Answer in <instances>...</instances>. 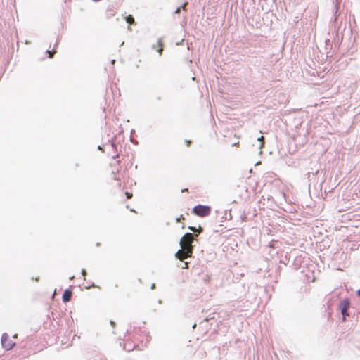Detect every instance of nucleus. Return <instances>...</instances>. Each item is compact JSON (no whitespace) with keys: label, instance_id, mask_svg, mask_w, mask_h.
<instances>
[{"label":"nucleus","instance_id":"nucleus-1","mask_svg":"<svg viewBox=\"0 0 360 360\" xmlns=\"http://www.w3.org/2000/svg\"><path fill=\"white\" fill-rule=\"evenodd\" d=\"M194 240V234L191 233H186L181 238L179 244L181 249L179 250L176 254V258L184 260L188 257H191L193 254V247L192 243Z\"/></svg>","mask_w":360,"mask_h":360},{"label":"nucleus","instance_id":"nucleus-2","mask_svg":"<svg viewBox=\"0 0 360 360\" xmlns=\"http://www.w3.org/2000/svg\"><path fill=\"white\" fill-rule=\"evenodd\" d=\"M350 307V301L349 299L346 297L342 300L338 304V308L340 310L341 314L342 316V320H346L347 316H349V314L348 312L349 308Z\"/></svg>","mask_w":360,"mask_h":360},{"label":"nucleus","instance_id":"nucleus-3","mask_svg":"<svg viewBox=\"0 0 360 360\" xmlns=\"http://www.w3.org/2000/svg\"><path fill=\"white\" fill-rule=\"evenodd\" d=\"M193 212L201 217H207L211 212V207L208 205H198L193 207Z\"/></svg>","mask_w":360,"mask_h":360},{"label":"nucleus","instance_id":"nucleus-4","mask_svg":"<svg viewBox=\"0 0 360 360\" xmlns=\"http://www.w3.org/2000/svg\"><path fill=\"white\" fill-rule=\"evenodd\" d=\"M15 345V343L9 339V336L7 333H4L2 334L1 345L5 349L10 350L14 347Z\"/></svg>","mask_w":360,"mask_h":360},{"label":"nucleus","instance_id":"nucleus-5","mask_svg":"<svg viewBox=\"0 0 360 360\" xmlns=\"http://www.w3.org/2000/svg\"><path fill=\"white\" fill-rule=\"evenodd\" d=\"M72 296V291L70 289H66L63 294V301L66 303L71 300Z\"/></svg>","mask_w":360,"mask_h":360},{"label":"nucleus","instance_id":"nucleus-6","mask_svg":"<svg viewBox=\"0 0 360 360\" xmlns=\"http://www.w3.org/2000/svg\"><path fill=\"white\" fill-rule=\"evenodd\" d=\"M157 46H158L157 51L159 53L160 56H161L162 53V51H163V43H162V39L161 38L158 39ZM155 48H156V45L153 44L152 46V49H155Z\"/></svg>","mask_w":360,"mask_h":360},{"label":"nucleus","instance_id":"nucleus-7","mask_svg":"<svg viewBox=\"0 0 360 360\" xmlns=\"http://www.w3.org/2000/svg\"><path fill=\"white\" fill-rule=\"evenodd\" d=\"M120 346L123 345V349L127 352H131L136 347V345H132L131 343H124L120 342Z\"/></svg>","mask_w":360,"mask_h":360},{"label":"nucleus","instance_id":"nucleus-8","mask_svg":"<svg viewBox=\"0 0 360 360\" xmlns=\"http://www.w3.org/2000/svg\"><path fill=\"white\" fill-rule=\"evenodd\" d=\"M125 20L128 24L132 25L135 23L134 17L131 15H129L125 17Z\"/></svg>","mask_w":360,"mask_h":360},{"label":"nucleus","instance_id":"nucleus-9","mask_svg":"<svg viewBox=\"0 0 360 360\" xmlns=\"http://www.w3.org/2000/svg\"><path fill=\"white\" fill-rule=\"evenodd\" d=\"M264 136H261L260 137H258L257 139V142L258 143L259 146H258V148L259 149H261L263 146H264Z\"/></svg>","mask_w":360,"mask_h":360},{"label":"nucleus","instance_id":"nucleus-10","mask_svg":"<svg viewBox=\"0 0 360 360\" xmlns=\"http://www.w3.org/2000/svg\"><path fill=\"white\" fill-rule=\"evenodd\" d=\"M46 52L49 54V58H52L53 57V54L56 53V51L54 49H53L51 51L47 50Z\"/></svg>","mask_w":360,"mask_h":360},{"label":"nucleus","instance_id":"nucleus-11","mask_svg":"<svg viewBox=\"0 0 360 360\" xmlns=\"http://www.w3.org/2000/svg\"><path fill=\"white\" fill-rule=\"evenodd\" d=\"M188 3L187 2H185L183 4V5L181 7V9H183L184 11H186V6H187Z\"/></svg>","mask_w":360,"mask_h":360},{"label":"nucleus","instance_id":"nucleus-12","mask_svg":"<svg viewBox=\"0 0 360 360\" xmlns=\"http://www.w3.org/2000/svg\"><path fill=\"white\" fill-rule=\"evenodd\" d=\"M125 195H126L127 199H130L132 198V193H131L126 192Z\"/></svg>","mask_w":360,"mask_h":360},{"label":"nucleus","instance_id":"nucleus-13","mask_svg":"<svg viewBox=\"0 0 360 360\" xmlns=\"http://www.w3.org/2000/svg\"><path fill=\"white\" fill-rule=\"evenodd\" d=\"M81 273H82V276H84V278L85 279V276H86V270H85V269H82V272H81Z\"/></svg>","mask_w":360,"mask_h":360},{"label":"nucleus","instance_id":"nucleus-14","mask_svg":"<svg viewBox=\"0 0 360 360\" xmlns=\"http://www.w3.org/2000/svg\"><path fill=\"white\" fill-rule=\"evenodd\" d=\"M188 229L193 231H195L196 230V228L195 226H188Z\"/></svg>","mask_w":360,"mask_h":360},{"label":"nucleus","instance_id":"nucleus-15","mask_svg":"<svg viewBox=\"0 0 360 360\" xmlns=\"http://www.w3.org/2000/svg\"><path fill=\"white\" fill-rule=\"evenodd\" d=\"M181 11V7H178L176 11H175V13H179Z\"/></svg>","mask_w":360,"mask_h":360},{"label":"nucleus","instance_id":"nucleus-16","mask_svg":"<svg viewBox=\"0 0 360 360\" xmlns=\"http://www.w3.org/2000/svg\"><path fill=\"white\" fill-rule=\"evenodd\" d=\"M111 146L113 148H116V145L114 142H112L111 143Z\"/></svg>","mask_w":360,"mask_h":360},{"label":"nucleus","instance_id":"nucleus-17","mask_svg":"<svg viewBox=\"0 0 360 360\" xmlns=\"http://www.w3.org/2000/svg\"><path fill=\"white\" fill-rule=\"evenodd\" d=\"M198 233H201L202 231V228L199 226V228L198 229Z\"/></svg>","mask_w":360,"mask_h":360},{"label":"nucleus","instance_id":"nucleus-18","mask_svg":"<svg viewBox=\"0 0 360 360\" xmlns=\"http://www.w3.org/2000/svg\"><path fill=\"white\" fill-rule=\"evenodd\" d=\"M110 325H111L112 327H114V326H115V323L114 321H110Z\"/></svg>","mask_w":360,"mask_h":360},{"label":"nucleus","instance_id":"nucleus-19","mask_svg":"<svg viewBox=\"0 0 360 360\" xmlns=\"http://www.w3.org/2000/svg\"><path fill=\"white\" fill-rule=\"evenodd\" d=\"M187 267H188V264H187V262H185V264H184L183 269H186Z\"/></svg>","mask_w":360,"mask_h":360},{"label":"nucleus","instance_id":"nucleus-20","mask_svg":"<svg viewBox=\"0 0 360 360\" xmlns=\"http://www.w3.org/2000/svg\"><path fill=\"white\" fill-rule=\"evenodd\" d=\"M191 141H186L187 146H190Z\"/></svg>","mask_w":360,"mask_h":360},{"label":"nucleus","instance_id":"nucleus-21","mask_svg":"<svg viewBox=\"0 0 360 360\" xmlns=\"http://www.w3.org/2000/svg\"><path fill=\"white\" fill-rule=\"evenodd\" d=\"M155 283H153V284L151 285V289H152V290H153V289H155Z\"/></svg>","mask_w":360,"mask_h":360},{"label":"nucleus","instance_id":"nucleus-22","mask_svg":"<svg viewBox=\"0 0 360 360\" xmlns=\"http://www.w3.org/2000/svg\"><path fill=\"white\" fill-rule=\"evenodd\" d=\"M356 295L360 297V289L356 291Z\"/></svg>","mask_w":360,"mask_h":360},{"label":"nucleus","instance_id":"nucleus-23","mask_svg":"<svg viewBox=\"0 0 360 360\" xmlns=\"http://www.w3.org/2000/svg\"><path fill=\"white\" fill-rule=\"evenodd\" d=\"M114 15H115L114 13H110L109 15L108 16V18H110L112 16H113Z\"/></svg>","mask_w":360,"mask_h":360},{"label":"nucleus","instance_id":"nucleus-24","mask_svg":"<svg viewBox=\"0 0 360 360\" xmlns=\"http://www.w3.org/2000/svg\"><path fill=\"white\" fill-rule=\"evenodd\" d=\"M74 278H75V276H72L71 277H70V280H72Z\"/></svg>","mask_w":360,"mask_h":360},{"label":"nucleus","instance_id":"nucleus-25","mask_svg":"<svg viewBox=\"0 0 360 360\" xmlns=\"http://www.w3.org/2000/svg\"><path fill=\"white\" fill-rule=\"evenodd\" d=\"M115 60H111V63H112V64H114V63H115Z\"/></svg>","mask_w":360,"mask_h":360},{"label":"nucleus","instance_id":"nucleus-26","mask_svg":"<svg viewBox=\"0 0 360 360\" xmlns=\"http://www.w3.org/2000/svg\"><path fill=\"white\" fill-rule=\"evenodd\" d=\"M98 150H101V149H102V148H101V146H98Z\"/></svg>","mask_w":360,"mask_h":360},{"label":"nucleus","instance_id":"nucleus-27","mask_svg":"<svg viewBox=\"0 0 360 360\" xmlns=\"http://www.w3.org/2000/svg\"><path fill=\"white\" fill-rule=\"evenodd\" d=\"M336 3L338 4L340 0H335Z\"/></svg>","mask_w":360,"mask_h":360}]
</instances>
